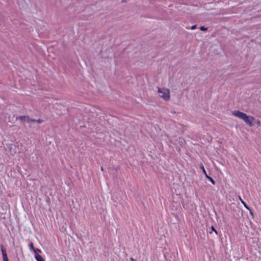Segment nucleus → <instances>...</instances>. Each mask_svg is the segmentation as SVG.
<instances>
[{
  "label": "nucleus",
  "instance_id": "obj_1",
  "mask_svg": "<svg viewBox=\"0 0 261 261\" xmlns=\"http://www.w3.org/2000/svg\"><path fill=\"white\" fill-rule=\"evenodd\" d=\"M232 114L240 119L243 120L249 126L251 127L253 126L252 121L254 119L253 117H249L245 113L237 110L232 111Z\"/></svg>",
  "mask_w": 261,
  "mask_h": 261
},
{
  "label": "nucleus",
  "instance_id": "obj_2",
  "mask_svg": "<svg viewBox=\"0 0 261 261\" xmlns=\"http://www.w3.org/2000/svg\"><path fill=\"white\" fill-rule=\"evenodd\" d=\"M232 114L240 119L243 120L249 126L251 127L253 126L252 121L254 119L253 117H249L245 113L237 110L232 111Z\"/></svg>",
  "mask_w": 261,
  "mask_h": 261
},
{
  "label": "nucleus",
  "instance_id": "obj_3",
  "mask_svg": "<svg viewBox=\"0 0 261 261\" xmlns=\"http://www.w3.org/2000/svg\"><path fill=\"white\" fill-rule=\"evenodd\" d=\"M158 93L159 96L164 99L165 100L168 101L170 100V91L167 88H158Z\"/></svg>",
  "mask_w": 261,
  "mask_h": 261
},
{
  "label": "nucleus",
  "instance_id": "obj_4",
  "mask_svg": "<svg viewBox=\"0 0 261 261\" xmlns=\"http://www.w3.org/2000/svg\"><path fill=\"white\" fill-rule=\"evenodd\" d=\"M17 120H19L23 122H30V117L28 116H20L17 118Z\"/></svg>",
  "mask_w": 261,
  "mask_h": 261
},
{
  "label": "nucleus",
  "instance_id": "obj_5",
  "mask_svg": "<svg viewBox=\"0 0 261 261\" xmlns=\"http://www.w3.org/2000/svg\"><path fill=\"white\" fill-rule=\"evenodd\" d=\"M1 250H2V255H3V261H9V259L7 256L6 250L3 248H2Z\"/></svg>",
  "mask_w": 261,
  "mask_h": 261
},
{
  "label": "nucleus",
  "instance_id": "obj_6",
  "mask_svg": "<svg viewBox=\"0 0 261 261\" xmlns=\"http://www.w3.org/2000/svg\"><path fill=\"white\" fill-rule=\"evenodd\" d=\"M35 258L37 261H45V260L40 255H35Z\"/></svg>",
  "mask_w": 261,
  "mask_h": 261
},
{
  "label": "nucleus",
  "instance_id": "obj_7",
  "mask_svg": "<svg viewBox=\"0 0 261 261\" xmlns=\"http://www.w3.org/2000/svg\"><path fill=\"white\" fill-rule=\"evenodd\" d=\"M200 169H202L203 173H204V174L205 175V177H206V175H208L206 173V170H205L203 164H201L200 165Z\"/></svg>",
  "mask_w": 261,
  "mask_h": 261
},
{
  "label": "nucleus",
  "instance_id": "obj_8",
  "mask_svg": "<svg viewBox=\"0 0 261 261\" xmlns=\"http://www.w3.org/2000/svg\"><path fill=\"white\" fill-rule=\"evenodd\" d=\"M33 251L35 254V255H39V253H41V250L38 248H35V249Z\"/></svg>",
  "mask_w": 261,
  "mask_h": 261
},
{
  "label": "nucleus",
  "instance_id": "obj_9",
  "mask_svg": "<svg viewBox=\"0 0 261 261\" xmlns=\"http://www.w3.org/2000/svg\"><path fill=\"white\" fill-rule=\"evenodd\" d=\"M242 203L243 204V205H244V206L247 208L248 209V210H250V208L248 206V205L246 204V203L241 199V198L240 197H239Z\"/></svg>",
  "mask_w": 261,
  "mask_h": 261
},
{
  "label": "nucleus",
  "instance_id": "obj_10",
  "mask_svg": "<svg viewBox=\"0 0 261 261\" xmlns=\"http://www.w3.org/2000/svg\"><path fill=\"white\" fill-rule=\"evenodd\" d=\"M206 178H208L213 185H215V182L211 177L209 176L208 175H206Z\"/></svg>",
  "mask_w": 261,
  "mask_h": 261
},
{
  "label": "nucleus",
  "instance_id": "obj_11",
  "mask_svg": "<svg viewBox=\"0 0 261 261\" xmlns=\"http://www.w3.org/2000/svg\"><path fill=\"white\" fill-rule=\"evenodd\" d=\"M29 248L31 250H34L35 249V248L34 247V245H33V243H31L29 245Z\"/></svg>",
  "mask_w": 261,
  "mask_h": 261
},
{
  "label": "nucleus",
  "instance_id": "obj_12",
  "mask_svg": "<svg viewBox=\"0 0 261 261\" xmlns=\"http://www.w3.org/2000/svg\"><path fill=\"white\" fill-rule=\"evenodd\" d=\"M199 29H200V30L201 31H206V30H207V28H205V27H200V28H199Z\"/></svg>",
  "mask_w": 261,
  "mask_h": 261
},
{
  "label": "nucleus",
  "instance_id": "obj_13",
  "mask_svg": "<svg viewBox=\"0 0 261 261\" xmlns=\"http://www.w3.org/2000/svg\"><path fill=\"white\" fill-rule=\"evenodd\" d=\"M211 230H212V231H214L215 232V233H216V234H217V230L215 229V228H214V227L213 226H211Z\"/></svg>",
  "mask_w": 261,
  "mask_h": 261
},
{
  "label": "nucleus",
  "instance_id": "obj_14",
  "mask_svg": "<svg viewBox=\"0 0 261 261\" xmlns=\"http://www.w3.org/2000/svg\"><path fill=\"white\" fill-rule=\"evenodd\" d=\"M43 122V120L41 119H37L36 120V122L38 123H41Z\"/></svg>",
  "mask_w": 261,
  "mask_h": 261
},
{
  "label": "nucleus",
  "instance_id": "obj_15",
  "mask_svg": "<svg viewBox=\"0 0 261 261\" xmlns=\"http://www.w3.org/2000/svg\"><path fill=\"white\" fill-rule=\"evenodd\" d=\"M196 28H197V25H192V26L191 27V30H195V29H196Z\"/></svg>",
  "mask_w": 261,
  "mask_h": 261
},
{
  "label": "nucleus",
  "instance_id": "obj_16",
  "mask_svg": "<svg viewBox=\"0 0 261 261\" xmlns=\"http://www.w3.org/2000/svg\"><path fill=\"white\" fill-rule=\"evenodd\" d=\"M36 120L37 119L30 118V122H36Z\"/></svg>",
  "mask_w": 261,
  "mask_h": 261
},
{
  "label": "nucleus",
  "instance_id": "obj_17",
  "mask_svg": "<svg viewBox=\"0 0 261 261\" xmlns=\"http://www.w3.org/2000/svg\"><path fill=\"white\" fill-rule=\"evenodd\" d=\"M249 212H250V215H252V216H253V213H252V212L251 211V210L250 209V210H249Z\"/></svg>",
  "mask_w": 261,
  "mask_h": 261
},
{
  "label": "nucleus",
  "instance_id": "obj_18",
  "mask_svg": "<svg viewBox=\"0 0 261 261\" xmlns=\"http://www.w3.org/2000/svg\"><path fill=\"white\" fill-rule=\"evenodd\" d=\"M130 259L132 261H137V260H136L135 259H134L133 257H131V258H130Z\"/></svg>",
  "mask_w": 261,
  "mask_h": 261
},
{
  "label": "nucleus",
  "instance_id": "obj_19",
  "mask_svg": "<svg viewBox=\"0 0 261 261\" xmlns=\"http://www.w3.org/2000/svg\"><path fill=\"white\" fill-rule=\"evenodd\" d=\"M101 171H103V167H101Z\"/></svg>",
  "mask_w": 261,
  "mask_h": 261
},
{
  "label": "nucleus",
  "instance_id": "obj_20",
  "mask_svg": "<svg viewBox=\"0 0 261 261\" xmlns=\"http://www.w3.org/2000/svg\"><path fill=\"white\" fill-rule=\"evenodd\" d=\"M260 12H261V9H260Z\"/></svg>",
  "mask_w": 261,
  "mask_h": 261
}]
</instances>
